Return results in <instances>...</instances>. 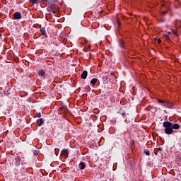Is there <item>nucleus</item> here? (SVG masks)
Returning a JSON list of instances; mask_svg holds the SVG:
<instances>
[{
    "instance_id": "20",
    "label": "nucleus",
    "mask_w": 181,
    "mask_h": 181,
    "mask_svg": "<svg viewBox=\"0 0 181 181\" xmlns=\"http://www.w3.org/2000/svg\"><path fill=\"white\" fill-rule=\"evenodd\" d=\"M144 153L146 156H149L151 155V152H149V151H144Z\"/></svg>"
},
{
    "instance_id": "30",
    "label": "nucleus",
    "mask_w": 181,
    "mask_h": 181,
    "mask_svg": "<svg viewBox=\"0 0 181 181\" xmlns=\"http://www.w3.org/2000/svg\"><path fill=\"white\" fill-rule=\"evenodd\" d=\"M165 27H166V28H169V25H166Z\"/></svg>"
},
{
    "instance_id": "2",
    "label": "nucleus",
    "mask_w": 181,
    "mask_h": 181,
    "mask_svg": "<svg viewBox=\"0 0 181 181\" xmlns=\"http://www.w3.org/2000/svg\"><path fill=\"white\" fill-rule=\"evenodd\" d=\"M21 162H22V158H21L20 156H16L15 158V163L17 168H19V166L21 165Z\"/></svg>"
},
{
    "instance_id": "28",
    "label": "nucleus",
    "mask_w": 181,
    "mask_h": 181,
    "mask_svg": "<svg viewBox=\"0 0 181 181\" xmlns=\"http://www.w3.org/2000/svg\"><path fill=\"white\" fill-rule=\"evenodd\" d=\"M21 165H27L26 163H22Z\"/></svg>"
},
{
    "instance_id": "31",
    "label": "nucleus",
    "mask_w": 181,
    "mask_h": 181,
    "mask_svg": "<svg viewBox=\"0 0 181 181\" xmlns=\"http://www.w3.org/2000/svg\"><path fill=\"white\" fill-rule=\"evenodd\" d=\"M154 40H156V41L158 40V38H154Z\"/></svg>"
},
{
    "instance_id": "17",
    "label": "nucleus",
    "mask_w": 181,
    "mask_h": 181,
    "mask_svg": "<svg viewBox=\"0 0 181 181\" xmlns=\"http://www.w3.org/2000/svg\"><path fill=\"white\" fill-rule=\"evenodd\" d=\"M158 101L161 104H164V105L166 104V100H162V99H158Z\"/></svg>"
},
{
    "instance_id": "3",
    "label": "nucleus",
    "mask_w": 181,
    "mask_h": 181,
    "mask_svg": "<svg viewBox=\"0 0 181 181\" xmlns=\"http://www.w3.org/2000/svg\"><path fill=\"white\" fill-rule=\"evenodd\" d=\"M13 18L16 21H18L19 19H22V14H21V12L17 11L13 13Z\"/></svg>"
},
{
    "instance_id": "5",
    "label": "nucleus",
    "mask_w": 181,
    "mask_h": 181,
    "mask_svg": "<svg viewBox=\"0 0 181 181\" xmlns=\"http://www.w3.org/2000/svg\"><path fill=\"white\" fill-rule=\"evenodd\" d=\"M59 111L61 114H67V107L66 106H62L59 109Z\"/></svg>"
},
{
    "instance_id": "6",
    "label": "nucleus",
    "mask_w": 181,
    "mask_h": 181,
    "mask_svg": "<svg viewBox=\"0 0 181 181\" xmlns=\"http://www.w3.org/2000/svg\"><path fill=\"white\" fill-rule=\"evenodd\" d=\"M40 32L42 36H45V37H47V33H46V29H45V28L40 27Z\"/></svg>"
},
{
    "instance_id": "16",
    "label": "nucleus",
    "mask_w": 181,
    "mask_h": 181,
    "mask_svg": "<svg viewBox=\"0 0 181 181\" xmlns=\"http://www.w3.org/2000/svg\"><path fill=\"white\" fill-rule=\"evenodd\" d=\"M98 81V79L94 78L90 81V84H95L97 83V81Z\"/></svg>"
},
{
    "instance_id": "21",
    "label": "nucleus",
    "mask_w": 181,
    "mask_h": 181,
    "mask_svg": "<svg viewBox=\"0 0 181 181\" xmlns=\"http://www.w3.org/2000/svg\"><path fill=\"white\" fill-rule=\"evenodd\" d=\"M158 22H159V23H163V22H165V18H161V19L158 20Z\"/></svg>"
},
{
    "instance_id": "7",
    "label": "nucleus",
    "mask_w": 181,
    "mask_h": 181,
    "mask_svg": "<svg viewBox=\"0 0 181 181\" xmlns=\"http://www.w3.org/2000/svg\"><path fill=\"white\" fill-rule=\"evenodd\" d=\"M88 74V72H87V71H83L81 74V78H83V80H86V78H87V76Z\"/></svg>"
},
{
    "instance_id": "18",
    "label": "nucleus",
    "mask_w": 181,
    "mask_h": 181,
    "mask_svg": "<svg viewBox=\"0 0 181 181\" xmlns=\"http://www.w3.org/2000/svg\"><path fill=\"white\" fill-rule=\"evenodd\" d=\"M171 30H172L173 33L174 35H175V36H178L177 30H173V29H171Z\"/></svg>"
},
{
    "instance_id": "4",
    "label": "nucleus",
    "mask_w": 181,
    "mask_h": 181,
    "mask_svg": "<svg viewBox=\"0 0 181 181\" xmlns=\"http://www.w3.org/2000/svg\"><path fill=\"white\" fill-rule=\"evenodd\" d=\"M47 9L49 12H52V13H54L55 12H59V9L54 8V6L53 5H52L51 6H49Z\"/></svg>"
},
{
    "instance_id": "32",
    "label": "nucleus",
    "mask_w": 181,
    "mask_h": 181,
    "mask_svg": "<svg viewBox=\"0 0 181 181\" xmlns=\"http://www.w3.org/2000/svg\"><path fill=\"white\" fill-rule=\"evenodd\" d=\"M1 36H2V35L0 33V37H1Z\"/></svg>"
},
{
    "instance_id": "23",
    "label": "nucleus",
    "mask_w": 181,
    "mask_h": 181,
    "mask_svg": "<svg viewBox=\"0 0 181 181\" xmlns=\"http://www.w3.org/2000/svg\"><path fill=\"white\" fill-rule=\"evenodd\" d=\"M117 24L118 25V28H119V26H121V21H119V20L117 21Z\"/></svg>"
},
{
    "instance_id": "15",
    "label": "nucleus",
    "mask_w": 181,
    "mask_h": 181,
    "mask_svg": "<svg viewBox=\"0 0 181 181\" xmlns=\"http://www.w3.org/2000/svg\"><path fill=\"white\" fill-rule=\"evenodd\" d=\"M38 75H39V76H41V77H43V76H45V71H43V70H40V71H38Z\"/></svg>"
},
{
    "instance_id": "29",
    "label": "nucleus",
    "mask_w": 181,
    "mask_h": 181,
    "mask_svg": "<svg viewBox=\"0 0 181 181\" xmlns=\"http://www.w3.org/2000/svg\"><path fill=\"white\" fill-rule=\"evenodd\" d=\"M168 33V35H170L172 33L170 31H169Z\"/></svg>"
},
{
    "instance_id": "22",
    "label": "nucleus",
    "mask_w": 181,
    "mask_h": 181,
    "mask_svg": "<svg viewBox=\"0 0 181 181\" xmlns=\"http://www.w3.org/2000/svg\"><path fill=\"white\" fill-rule=\"evenodd\" d=\"M36 117H37V118H40V117H42V114H40V112H37Z\"/></svg>"
},
{
    "instance_id": "26",
    "label": "nucleus",
    "mask_w": 181,
    "mask_h": 181,
    "mask_svg": "<svg viewBox=\"0 0 181 181\" xmlns=\"http://www.w3.org/2000/svg\"><path fill=\"white\" fill-rule=\"evenodd\" d=\"M125 115H127V112H122V117H125Z\"/></svg>"
},
{
    "instance_id": "11",
    "label": "nucleus",
    "mask_w": 181,
    "mask_h": 181,
    "mask_svg": "<svg viewBox=\"0 0 181 181\" xmlns=\"http://www.w3.org/2000/svg\"><path fill=\"white\" fill-rule=\"evenodd\" d=\"M43 122H45L43 119H38L37 120V124L38 127H42V125H43Z\"/></svg>"
},
{
    "instance_id": "25",
    "label": "nucleus",
    "mask_w": 181,
    "mask_h": 181,
    "mask_svg": "<svg viewBox=\"0 0 181 181\" xmlns=\"http://www.w3.org/2000/svg\"><path fill=\"white\" fill-rule=\"evenodd\" d=\"M157 42H158V44L162 43V40L158 39V40H157Z\"/></svg>"
},
{
    "instance_id": "10",
    "label": "nucleus",
    "mask_w": 181,
    "mask_h": 181,
    "mask_svg": "<svg viewBox=\"0 0 181 181\" xmlns=\"http://www.w3.org/2000/svg\"><path fill=\"white\" fill-rule=\"evenodd\" d=\"M28 172V170L25 169V168H23L20 170V173L23 176H26V173Z\"/></svg>"
},
{
    "instance_id": "13",
    "label": "nucleus",
    "mask_w": 181,
    "mask_h": 181,
    "mask_svg": "<svg viewBox=\"0 0 181 181\" xmlns=\"http://www.w3.org/2000/svg\"><path fill=\"white\" fill-rule=\"evenodd\" d=\"M163 37L167 40V42H170V37L168 35L164 34Z\"/></svg>"
},
{
    "instance_id": "1",
    "label": "nucleus",
    "mask_w": 181,
    "mask_h": 181,
    "mask_svg": "<svg viewBox=\"0 0 181 181\" xmlns=\"http://www.w3.org/2000/svg\"><path fill=\"white\" fill-rule=\"evenodd\" d=\"M163 127L165 128L164 132L166 135H172L173 132H176L175 131L180 129V124L169 121L164 122Z\"/></svg>"
},
{
    "instance_id": "14",
    "label": "nucleus",
    "mask_w": 181,
    "mask_h": 181,
    "mask_svg": "<svg viewBox=\"0 0 181 181\" xmlns=\"http://www.w3.org/2000/svg\"><path fill=\"white\" fill-rule=\"evenodd\" d=\"M124 45H125V42H124V40H119V45L120 47H124Z\"/></svg>"
},
{
    "instance_id": "8",
    "label": "nucleus",
    "mask_w": 181,
    "mask_h": 181,
    "mask_svg": "<svg viewBox=\"0 0 181 181\" xmlns=\"http://www.w3.org/2000/svg\"><path fill=\"white\" fill-rule=\"evenodd\" d=\"M164 107H167V108H172L173 107V103L166 101Z\"/></svg>"
},
{
    "instance_id": "12",
    "label": "nucleus",
    "mask_w": 181,
    "mask_h": 181,
    "mask_svg": "<svg viewBox=\"0 0 181 181\" xmlns=\"http://www.w3.org/2000/svg\"><path fill=\"white\" fill-rule=\"evenodd\" d=\"M62 155H64L65 156H68L69 155V150L67 149H64L61 152Z\"/></svg>"
},
{
    "instance_id": "9",
    "label": "nucleus",
    "mask_w": 181,
    "mask_h": 181,
    "mask_svg": "<svg viewBox=\"0 0 181 181\" xmlns=\"http://www.w3.org/2000/svg\"><path fill=\"white\" fill-rule=\"evenodd\" d=\"M78 168H79V169H81V170H84V169H86V164L84 163L81 162L79 163Z\"/></svg>"
},
{
    "instance_id": "19",
    "label": "nucleus",
    "mask_w": 181,
    "mask_h": 181,
    "mask_svg": "<svg viewBox=\"0 0 181 181\" xmlns=\"http://www.w3.org/2000/svg\"><path fill=\"white\" fill-rule=\"evenodd\" d=\"M31 4H37L39 0H28Z\"/></svg>"
},
{
    "instance_id": "27",
    "label": "nucleus",
    "mask_w": 181,
    "mask_h": 181,
    "mask_svg": "<svg viewBox=\"0 0 181 181\" xmlns=\"http://www.w3.org/2000/svg\"><path fill=\"white\" fill-rule=\"evenodd\" d=\"M157 151H158L159 152H162L163 149L161 147H160L157 148Z\"/></svg>"
},
{
    "instance_id": "24",
    "label": "nucleus",
    "mask_w": 181,
    "mask_h": 181,
    "mask_svg": "<svg viewBox=\"0 0 181 181\" xmlns=\"http://www.w3.org/2000/svg\"><path fill=\"white\" fill-rule=\"evenodd\" d=\"M168 13V11H162L161 15H166Z\"/></svg>"
}]
</instances>
